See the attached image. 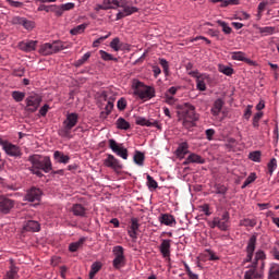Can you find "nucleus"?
I'll return each mask as SVG.
<instances>
[{
  "instance_id": "obj_9",
  "label": "nucleus",
  "mask_w": 279,
  "mask_h": 279,
  "mask_svg": "<svg viewBox=\"0 0 279 279\" xmlns=\"http://www.w3.org/2000/svg\"><path fill=\"white\" fill-rule=\"evenodd\" d=\"M25 101H26L25 110L27 112H36L40 107V102L43 101V98H40L38 94H31Z\"/></svg>"
},
{
  "instance_id": "obj_51",
  "label": "nucleus",
  "mask_w": 279,
  "mask_h": 279,
  "mask_svg": "<svg viewBox=\"0 0 279 279\" xmlns=\"http://www.w3.org/2000/svg\"><path fill=\"white\" fill-rule=\"evenodd\" d=\"M260 34H269L272 35L276 32V27L272 26H266V27H260L259 28Z\"/></svg>"
},
{
  "instance_id": "obj_43",
  "label": "nucleus",
  "mask_w": 279,
  "mask_h": 279,
  "mask_svg": "<svg viewBox=\"0 0 279 279\" xmlns=\"http://www.w3.org/2000/svg\"><path fill=\"white\" fill-rule=\"evenodd\" d=\"M267 167H268V173L270 175H274V171H276V169L278 168V160H276V158L270 159Z\"/></svg>"
},
{
  "instance_id": "obj_57",
  "label": "nucleus",
  "mask_w": 279,
  "mask_h": 279,
  "mask_svg": "<svg viewBox=\"0 0 279 279\" xmlns=\"http://www.w3.org/2000/svg\"><path fill=\"white\" fill-rule=\"evenodd\" d=\"M253 108H254V106L247 105V107L244 111V119H246V121H250V117H252V109Z\"/></svg>"
},
{
  "instance_id": "obj_37",
  "label": "nucleus",
  "mask_w": 279,
  "mask_h": 279,
  "mask_svg": "<svg viewBox=\"0 0 279 279\" xmlns=\"http://www.w3.org/2000/svg\"><path fill=\"white\" fill-rule=\"evenodd\" d=\"M110 47L111 49H113V51H121L123 49V43H121V39H119V37H116L110 43Z\"/></svg>"
},
{
  "instance_id": "obj_1",
  "label": "nucleus",
  "mask_w": 279,
  "mask_h": 279,
  "mask_svg": "<svg viewBox=\"0 0 279 279\" xmlns=\"http://www.w3.org/2000/svg\"><path fill=\"white\" fill-rule=\"evenodd\" d=\"M28 162L32 165L29 171L34 175H37V178H44V173H50V171H53V163L49 156L43 157L40 155H32L28 157Z\"/></svg>"
},
{
  "instance_id": "obj_13",
  "label": "nucleus",
  "mask_w": 279,
  "mask_h": 279,
  "mask_svg": "<svg viewBox=\"0 0 279 279\" xmlns=\"http://www.w3.org/2000/svg\"><path fill=\"white\" fill-rule=\"evenodd\" d=\"M14 208V201L5 197V196H0V213L2 215H8L10 210Z\"/></svg>"
},
{
  "instance_id": "obj_33",
  "label": "nucleus",
  "mask_w": 279,
  "mask_h": 279,
  "mask_svg": "<svg viewBox=\"0 0 279 279\" xmlns=\"http://www.w3.org/2000/svg\"><path fill=\"white\" fill-rule=\"evenodd\" d=\"M84 243H86V238H81L78 241L71 243L69 245L70 252H77Z\"/></svg>"
},
{
  "instance_id": "obj_54",
  "label": "nucleus",
  "mask_w": 279,
  "mask_h": 279,
  "mask_svg": "<svg viewBox=\"0 0 279 279\" xmlns=\"http://www.w3.org/2000/svg\"><path fill=\"white\" fill-rule=\"evenodd\" d=\"M269 3L267 1H263L259 2L258 7H257V12H258V16L260 19V15L263 14V12H265V9L267 8Z\"/></svg>"
},
{
  "instance_id": "obj_55",
  "label": "nucleus",
  "mask_w": 279,
  "mask_h": 279,
  "mask_svg": "<svg viewBox=\"0 0 279 279\" xmlns=\"http://www.w3.org/2000/svg\"><path fill=\"white\" fill-rule=\"evenodd\" d=\"M242 226L250 227V228H255L256 220L246 218L242 221Z\"/></svg>"
},
{
  "instance_id": "obj_47",
  "label": "nucleus",
  "mask_w": 279,
  "mask_h": 279,
  "mask_svg": "<svg viewBox=\"0 0 279 279\" xmlns=\"http://www.w3.org/2000/svg\"><path fill=\"white\" fill-rule=\"evenodd\" d=\"M12 97L15 101L21 102L25 99V93L15 90L12 93Z\"/></svg>"
},
{
  "instance_id": "obj_12",
  "label": "nucleus",
  "mask_w": 279,
  "mask_h": 279,
  "mask_svg": "<svg viewBox=\"0 0 279 279\" xmlns=\"http://www.w3.org/2000/svg\"><path fill=\"white\" fill-rule=\"evenodd\" d=\"M216 221L218 223V230L227 232L230 228V213L225 211L220 218L216 217Z\"/></svg>"
},
{
  "instance_id": "obj_58",
  "label": "nucleus",
  "mask_w": 279,
  "mask_h": 279,
  "mask_svg": "<svg viewBox=\"0 0 279 279\" xmlns=\"http://www.w3.org/2000/svg\"><path fill=\"white\" fill-rule=\"evenodd\" d=\"M118 110H125V108L128 107V101H125V98H120L118 100Z\"/></svg>"
},
{
  "instance_id": "obj_64",
  "label": "nucleus",
  "mask_w": 279,
  "mask_h": 279,
  "mask_svg": "<svg viewBox=\"0 0 279 279\" xmlns=\"http://www.w3.org/2000/svg\"><path fill=\"white\" fill-rule=\"evenodd\" d=\"M206 252L209 256V260H219V256H217L215 252H213L211 250H207Z\"/></svg>"
},
{
  "instance_id": "obj_4",
  "label": "nucleus",
  "mask_w": 279,
  "mask_h": 279,
  "mask_svg": "<svg viewBox=\"0 0 279 279\" xmlns=\"http://www.w3.org/2000/svg\"><path fill=\"white\" fill-rule=\"evenodd\" d=\"M133 89V94L140 97V99H153V97H156V89L150 86H145L142 82H135Z\"/></svg>"
},
{
  "instance_id": "obj_48",
  "label": "nucleus",
  "mask_w": 279,
  "mask_h": 279,
  "mask_svg": "<svg viewBox=\"0 0 279 279\" xmlns=\"http://www.w3.org/2000/svg\"><path fill=\"white\" fill-rule=\"evenodd\" d=\"M90 58V52H86L81 59L75 62V66H82Z\"/></svg>"
},
{
  "instance_id": "obj_7",
  "label": "nucleus",
  "mask_w": 279,
  "mask_h": 279,
  "mask_svg": "<svg viewBox=\"0 0 279 279\" xmlns=\"http://www.w3.org/2000/svg\"><path fill=\"white\" fill-rule=\"evenodd\" d=\"M62 49H64L62 41H54L52 44L46 43L40 46L39 53H41V56H51L52 53L62 51Z\"/></svg>"
},
{
  "instance_id": "obj_6",
  "label": "nucleus",
  "mask_w": 279,
  "mask_h": 279,
  "mask_svg": "<svg viewBox=\"0 0 279 279\" xmlns=\"http://www.w3.org/2000/svg\"><path fill=\"white\" fill-rule=\"evenodd\" d=\"M112 252L114 256L112 262L114 269H121V267H125V248H123L121 245H118L113 247Z\"/></svg>"
},
{
  "instance_id": "obj_20",
  "label": "nucleus",
  "mask_w": 279,
  "mask_h": 279,
  "mask_svg": "<svg viewBox=\"0 0 279 279\" xmlns=\"http://www.w3.org/2000/svg\"><path fill=\"white\" fill-rule=\"evenodd\" d=\"M136 125H142L144 128H158L160 129V124H158V121H149L143 117H137L135 121Z\"/></svg>"
},
{
  "instance_id": "obj_3",
  "label": "nucleus",
  "mask_w": 279,
  "mask_h": 279,
  "mask_svg": "<svg viewBox=\"0 0 279 279\" xmlns=\"http://www.w3.org/2000/svg\"><path fill=\"white\" fill-rule=\"evenodd\" d=\"M78 121L80 116L77 113H68L65 120L63 121V128L59 131L60 136L63 138H69V136H71V130L77 125Z\"/></svg>"
},
{
  "instance_id": "obj_23",
  "label": "nucleus",
  "mask_w": 279,
  "mask_h": 279,
  "mask_svg": "<svg viewBox=\"0 0 279 279\" xmlns=\"http://www.w3.org/2000/svg\"><path fill=\"white\" fill-rule=\"evenodd\" d=\"M231 60H238L239 62H246V64H254V61L245 57L242 51L231 52Z\"/></svg>"
},
{
  "instance_id": "obj_15",
  "label": "nucleus",
  "mask_w": 279,
  "mask_h": 279,
  "mask_svg": "<svg viewBox=\"0 0 279 279\" xmlns=\"http://www.w3.org/2000/svg\"><path fill=\"white\" fill-rule=\"evenodd\" d=\"M43 195V191L37 187H32L31 190L27 191L25 195L26 202H40V197Z\"/></svg>"
},
{
  "instance_id": "obj_8",
  "label": "nucleus",
  "mask_w": 279,
  "mask_h": 279,
  "mask_svg": "<svg viewBox=\"0 0 279 279\" xmlns=\"http://www.w3.org/2000/svg\"><path fill=\"white\" fill-rule=\"evenodd\" d=\"M0 145L2 149L8 154V156H12L13 158H21L23 153H21V148L10 142L8 140H3L0 137Z\"/></svg>"
},
{
  "instance_id": "obj_50",
  "label": "nucleus",
  "mask_w": 279,
  "mask_h": 279,
  "mask_svg": "<svg viewBox=\"0 0 279 279\" xmlns=\"http://www.w3.org/2000/svg\"><path fill=\"white\" fill-rule=\"evenodd\" d=\"M51 8V12H54L56 16H62V14H64V9H62V5L58 7L53 4Z\"/></svg>"
},
{
  "instance_id": "obj_31",
  "label": "nucleus",
  "mask_w": 279,
  "mask_h": 279,
  "mask_svg": "<svg viewBox=\"0 0 279 279\" xmlns=\"http://www.w3.org/2000/svg\"><path fill=\"white\" fill-rule=\"evenodd\" d=\"M106 10H118L121 0H102Z\"/></svg>"
},
{
  "instance_id": "obj_34",
  "label": "nucleus",
  "mask_w": 279,
  "mask_h": 279,
  "mask_svg": "<svg viewBox=\"0 0 279 279\" xmlns=\"http://www.w3.org/2000/svg\"><path fill=\"white\" fill-rule=\"evenodd\" d=\"M116 125L118 130H130L131 128L130 122H128V120H125L124 118H119L116 121Z\"/></svg>"
},
{
  "instance_id": "obj_19",
  "label": "nucleus",
  "mask_w": 279,
  "mask_h": 279,
  "mask_svg": "<svg viewBox=\"0 0 279 279\" xmlns=\"http://www.w3.org/2000/svg\"><path fill=\"white\" fill-rule=\"evenodd\" d=\"M256 267H258V263H253L252 268L244 274V279L263 278V271L258 272Z\"/></svg>"
},
{
  "instance_id": "obj_28",
  "label": "nucleus",
  "mask_w": 279,
  "mask_h": 279,
  "mask_svg": "<svg viewBox=\"0 0 279 279\" xmlns=\"http://www.w3.org/2000/svg\"><path fill=\"white\" fill-rule=\"evenodd\" d=\"M223 108V100H221L220 98L217 99L215 102H214V106L211 108V114L214 117H219V114L221 113V110Z\"/></svg>"
},
{
  "instance_id": "obj_14",
  "label": "nucleus",
  "mask_w": 279,
  "mask_h": 279,
  "mask_svg": "<svg viewBox=\"0 0 279 279\" xmlns=\"http://www.w3.org/2000/svg\"><path fill=\"white\" fill-rule=\"evenodd\" d=\"M256 241H257L256 235H252L247 242V246H246L247 263H252V258H254V252L256 251Z\"/></svg>"
},
{
  "instance_id": "obj_56",
  "label": "nucleus",
  "mask_w": 279,
  "mask_h": 279,
  "mask_svg": "<svg viewBox=\"0 0 279 279\" xmlns=\"http://www.w3.org/2000/svg\"><path fill=\"white\" fill-rule=\"evenodd\" d=\"M163 99L166 104H169V106H173V104H175V97L171 96L170 94L165 93Z\"/></svg>"
},
{
  "instance_id": "obj_29",
  "label": "nucleus",
  "mask_w": 279,
  "mask_h": 279,
  "mask_svg": "<svg viewBox=\"0 0 279 279\" xmlns=\"http://www.w3.org/2000/svg\"><path fill=\"white\" fill-rule=\"evenodd\" d=\"M36 45H38V41L36 40H29V41H24L20 45L21 49L23 51H35L36 50Z\"/></svg>"
},
{
  "instance_id": "obj_61",
  "label": "nucleus",
  "mask_w": 279,
  "mask_h": 279,
  "mask_svg": "<svg viewBox=\"0 0 279 279\" xmlns=\"http://www.w3.org/2000/svg\"><path fill=\"white\" fill-rule=\"evenodd\" d=\"M11 8H23V2L14 1V0H5Z\"/></svg>"
},
{
  "instance_id": "obj_10",
  "label": "nucleus",
  "mask_w": 279,
  "mask_h": 279,
  "mask_svg": "<svg viewBox=\"0 0 279 279\" xmlns=\"http://www.w3.org/2000/svg\"><path fill=\"white\" fill-rule=\"evenodd\" d=\"M109 148L113 151V154H117L120 158L123 160H128V148L123 147V144L117 143L114 140H109Z\"/></svg>"
},
{
  "instance_id": "obj_42",
  "label": "nucleus",
  "mask_w": 279,
  "mask_h": 279,
  "mask_svg": "<svg viewBox=\"0 0 279 279\" xmlns=\"http://www.w3.org/2000/svg\"><path fill=\"white\" fill-rule=\"evenodd\" d=\"M87 25L86 24H80L78 26H75L70 31V34L72 36H77V34H84V29H86Z\"/></svg>"
},
{
  "instance_id": "obj_46",
  "label": "nucleus",
  "mask_w": 279,
  "mask_h": 279,
  "mask_svg": "<svg viewBox=\"0 0 279 279\" xmlns=\"http://www.w3.org/2000/svg\"><path fill=\"white\" fill-rule=\"evenodd\" d=\"M148 189H158V182L149 174L146 177Z\"/></svg>"
},
{
  "instance_id": "obj_26",
  "label": "nucleus",
  "mask_w": 279,
  "mask_h": 279,
  "mask_svg": "<svg viewBox=\"0 0 279 279\" xmlns=\"http://www.w3.org/2000/svg\"><path fill=\"white\" fill-rule=\"evenodd\" d=\"M268 279H279V264L271 263L268 270Z\"/></svg>"
},
{
  "instance_id": "obj_63",
  "label": "nucleus",
  "mask_w": 279,
  "mask_h": 279,
  "mask_svg": "<svg viewBox=\"0 0 279 279\" xmlns=\"http://www.w3.org/2000/svg\"><path fill=\"white\" fill-rule=\"evenodd\" d=\"M207 141H213V136H215V130L214 129H207L205 131Z\"/></svg>"
},
{
  "instance_id": "obj_52",
  "label": "nucleus",
  "mask_w": 279,
  "mask_h": 279,
  "mask_svg": "<svg viewBox=\"0 0 279 279\" xmlns=\"http://www.w3.org/2000/svg\"><path fill=\"white\" fill-rule=\"evenodd\" d=\"M218 23H219L220 27H222V32L225 34H231L232 33V28L228 25V23L222 22V21H219Z\"/></svg>"
},
{
  "instance_id": "obj_16",
  "label": "nucleus",
  "mask_w": 279,
  "mask_h": 279,
  "mask_svg": "<svg viewBox=\"0 0 279 279\" xmlns=\"http://www.w3.org/2000/svg\"><path fill=\"white\" fill-rule=\"evenodd\" d=\"M189 75L196 78V87L198 90H206V82H204V75L199 74L197 71H190Z\"/></svg>"
},
{
  "instance_id": "obj_27",
  "label": "nucleus",
  "mask_w": 279,
  "mask_h": 279,
  "mask_svg": "<svg viewBox=\"0 0 279 279\" xmlns=\"http://www.w3.org/2000/svg\"><path fill=\"white\" fill-rule=\"evenodd\" d=\"M53 158L61 165H69V160H71V157H69V155H64L60 150L54 151Z\"/></svg>"
},
{
  "instance_id": "obj_60",
  "label": "nucleus",
  "mask_w": 279,
  "mask_h": 279,
  "mask_svg": "<svg viewBox=\"0 0 279 279\" xmlns=\"http://www.w3.org/2000/svg\"><path fill=\"white\" fill-rule=\"evenodd\" d=\"M61 8L63 12H68L69 10H73V8H75V3L68 2V3L61 4Z\"/></svg>"
},
{
  "instance_id": "obj_5",
  "label": "nucleus",
  "mask_w": 279,
  "mask_h": 279,
  "mask_svg": "<svg viewBox=\"0 0 279 279\" xmlns=\"http://www.w3.org/2000/svg\"><path fill=\"white\" fill-rule=\"evenodd\" d=\"M119 8H121V10L118 11L116 21H121V19L132 16V14H136V12H138V8L128 4V0H120Z\"/></svg>"
},
{
  "instance_id": "obj_49",
  "label": "nucleus",
  "mask_w": 279,
  "mask_h": 279,
  "mask_svg": "<svg viewBox=\"0 0 279 279\" xmlns=\"http://www.w3.org/2000/svg\"><path fill=\"white\" fill-rule=\"evenodd\" d=\"M219 71H220V73H223L225 75H232V73H234V70L232 68L226 66V65H220Z\"/></svg>"
},
{
  "instance_id": "obj_25",
  "label": "nucleus",
  "mask_w": 279,
  "mask_h": 279,
  "mask_svg": "<svg viewBox=\"0 0 279 279\" xmlns=\"http://www.w3.org/2000/svg\"><path fill=\"white\" fill-rule=\"evenodd\" d=\"M187 154H189V143L182 142L181 144H179L175 150V156L178 158H184V156Z\"/></svg>"
},
{
  "instance_id": "obj_2",
  "label": "nucleus",
  "mask_w": 279,
  "mask_h": 279,
  "mask_svg": "<svg viewBox=\"0 0 279 279\" xmlns=\"http://www.w3.org/2000/svg\"><path fill=\"white\" fill-rule=\"evenodd\" d=\"M199 119V116L195 112V106L186 102L183 106L182 110V123L183 126H185L186 130H190V128L195 126V121Z\"/></svg>"
},
{
  "instance_id": "obj_32",
  "label": "nucleus",
  "mask_w": 279,
  "mask_h": 279,
  "mask_svg": "<svg viewBox=\"0 0 279 279\" xmlns=\"http://www.w3.org/2000/svg\"><path fill=\"white\" fill-rule=\"evenodd\" d=\"M133 160L135 165H138V167H143V165H145V154H143L141 150H136Z\"/></svg>"
},
{
  "instance_id": "obj_45",
  "label": "nucleus",
  "mask_w": 279,
  "mask_h": 279,
  "mask_svg": "<svg viewBox=\"0 0 279 279\" xmlns=\"http://www.w3.org/2000/svg\"><path fill=\"white\" fill-rule=\"evenodd\" d=\"M256 181V173L252 172L246 180L244 181L242 189H246V186H250V184H252V182Z\"/></svg>"
},
{
  "instance_id": "obj_41",
  "label": "nucleus",
  "mask_w": 279,
  "mask_h": 279,
  "mask_svg": "<svg viewBox=\"0 0 279 279\" xmlns=\"http://www.w3.org/2000/svg\"><path fill=\"white\" fill-rule=\"evenodd\" d=\"M99 56L102 60H105V62H117V58L112 57V54L106 52L105 50H99Z\"/></svg>"
},
{
  "instance_id": "obj_35",
  "label": "nucleus",
  "mask_w": 279,
  "mask_h": 279,
  "mask_svg": "<svg viewBox=\"0 0 279 279\" xmlns=\"http://www.w3.org/2000/svg\"><path fill=\"white\" fill-rule=\"evenodd\" d=\"M114 108V102L108 101L105 110L100 112L101 119H107L110 112H112V109Z\"/></svg>"
},
{
  "instance_id": "obj_24",
  "label": "nucleus",
  "mask_w": 279,
  "mask_h": 279,
  "mask_svg": "<svg viewBox=\"0 0 279 279\" xmlns=\"http://www.w3.org/2000/svg\"><path fill=\"white\" fill-rule=\"evenodd\" d=\"M86 207L82 204H74L71 208V213H73L74 217H86Z\"/></svg>"
},
{
  "instance_id": "obj_53",
  "label": "nucleus",
  "mask_w": 279,
  "mask_h": 279,
  "mask_svg": "<svg viewBox=\"0 0 279 279\" xmlns=\"http://www.w3.org/2000/svg\"><path fill=\"white\" fill-rule=\"evenodd\" d=\"M159 64L162 66L166 75H169V62L167 61V59H159Z\"/></svg>"
},
{
  "instance_id": "obj_22",
  "label": "nucleus",
  "mask_w": 279,
  "mask_h": 279,
  "mask_svg": "<svg viewBox=\"0 0 279 279\" xmlns=\"http://www.w3.org/2000/svg\"><path fill=\"white\" fill-rule=\"evenodd\" d=\"M23 228L25 232H40V222L36 220H28Z\"/></svg>"
},
{
  "instance_id": "obj_59",
  "label": "nucleus",
  "mask_w": 279,
  "mask_h": 279,
  "mask_svg": "<svg viewBox=\"0 0 279 279\" xmlns=\"http://www.w3.org/2000/svg\"><path fill=\"white\" fill-rule=\"evenodd\" d=\"M138 228H141V225H138V219L132 218L131 219V230L138 231Z\"/></svg>"
},
{
  "instance_id": "obj_40",
  "label": "nucleus",
  "mask_w": 279,
  "mask_h": 279,
  "mask_svg": "<svg viewBox=\"0 0 279 279\" xmlns=\"http://www.w3.org/2000/svg\"><path fill=\"white\" fill-rule=\"evenodd\" d=\"M189 160L195 162L196 165H204L206 162V160H204V158L197 154L189 155Z\"/></svg>"
},
{
  "instance_id": "obj_11",
  "label": "nucleus",
  "mask_w": 279,
  "mask_h": 279,
  "mask_svg": "<svg viewBox=\"0 0 279 279\" xmlns=\"http://www.w3.org/2000/svg\"><path fill=\"white\" fill-rule=\"evenodd\" d=\"M105 167H109V169H113V171H121L123 169V166L121 165V161L114 157V155H107V158L104 160Z\"/></svg>"
},
{
  "instance_id": "obj_39",
  "label": "nucleus",
  "mask_w": 279,
  "mask_h": 279,
  "mask_svg": "<svg viewBox=\"0 0 279 279\" xmlns=\"http://www.w3.org/2000/svg\"><path fill=\"white\" fill-rule=\"evenodd\" d=\"M213 3H221V8H228V5H239V0H211Z\"/></svg>"
},
{
  "instance_id": "obj_30",
  "label": "nucleus",
  "mask_w": 279,
  "mask_h": 279,
  "mask_svg": "<svg viewBox=\"0 0 279 279\" xmlns=\"http://www.w3.org/2000/svg\"><path fill=\"white\" fill-rule=\"evenodd\" d=\"M16 278H19V267H16L14 264H11L10 269L5 275V279H16Z\"/></svg>"
},
{
  "instance_id": "obj_21",
  "label": "nucleus",
  "mask_w": 279,
  "mask_h": 279,
  "mask_svg": "<svg viewBox=\"0 0 279 279\" xmlns=\"http://www.w3.org/2000/svg\"><path fill=\"white\" fill-rule=\"evenodd\" d=\"M159 222L163 226L173 228V226H175V218L171 214H161L159 217Z\"/></svg>"
},
{
  "instance_id": "obj_62",
  "label": "nucleus",
  "mask_w": 279,
  "mask_h": 279,
  "mask_svg": "<svg viewBox=\"0 0 279 279\" xmlns=\"http://www.w3.org/2000/svg\"><path fill=\"white\" fill-rule=\"evenodd\" d=\"M271 256L275 258V260H279V250L278 246H274L270 251Z\"/></svg>"
},
{
  "instance_id": "obj_36",
  "label": "nucleus",
  "mask_w": 279,
  "mask_h": 279,
  "mask_svg": "<svg viewBox=\"0 0 279 279\" xmlns=\"http://www.w3.org/2000/svg\"><path fill=\"white\" fill-rule=\"evenodd\" d=\"M265 258H267L265 251L259 250L255 253V262L253 263H258V260H262V269H265Z\"/></svg>"
},
{
  "instance_id": "obj_18",
  "label": "nucleus",
  "mask_w": 279,
  "mask_h": 279,
  "mask_svg": "<svg viewBox=\"0 0 279 279\" xmlns=\"http://www.w3.org/2000/svg\"><path fill=\"white\" fill-rule=\"evenodd\" d=\"M13 23L17 24V25H23L24 29H34L35 24L33 21H29L25 17H21V16H15L13 19Z\"/></svg>"
},
{
  "instance_id": "obj_38",
  "label": "nucleus",
  "mask_w": 279,
  "mask_h": 279,
  "mask_svg": "<svg viewBox=\"0 0 279 279\" xmlns=\"http://www.w3.org/2000/svg\"><path fill=\"white\" fill-rule=\"evenodd\" d=\"M214 189V193H216V195H226L228 193V187L221 183H216Z\"/></svg>"
},
{
  "instance_id": "obj_44",
  "label": "nucleus",
  "mask_w": 279,
  "mask_h": 279,
  "mask_svg": "<svg viewBox=\"0 0 279 279\" xmlns=\"http://www.w3.org/2000/svg\"><path fill=\"white\" fill-rule=\"evenodd\" d=\"M260 156H262L260 150H255V151L250 153L248 158L253 162H260Z\"/></svg>"
},
{
  "instance_id": "obj_17",
  "label": "nucleus",
  "mask_w": 279,
  "mask_h": 279,
  "mask_svg": "<svg viewBox=\"0 0 279 279\" xmlns=\"http://www.w3.org/2000/svg\"><path fill=\"white\" fill-rule=\"evenodd\" d=\"M159 252L163 258H169V256H171V240H162L159 246Z\"/></svg>"
}]
</instances>
